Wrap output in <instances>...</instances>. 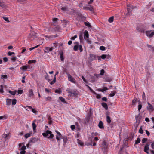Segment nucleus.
<instances>
[{
  "label": "nucleus",
  "mask_w": 154,
  "mask_h": 154,
  "mask_svg": "<svg viewBox=\"0 0 154 154\" xmlns=\"http://www.w3.org/2000/svg\"><path fill=\"white\" fill-rule=\"evenodd\" d=\"M108 143L105 140L103 141L100 146L103 152H106L108 148Z\"/></svg>",
  "instance_id": "obj_1"
},
{
  "label": "nucleus",
  "mask_w": 154,
  "mask_h": 154,
  "mask_svg": "<svg viewBox=\"0 0 154 154\" xmlns=\"http://www.w3.org/2000/svg\"><path fill=\"white\" fill-rule=\"evenodd\" d=\"M42 135L43 136L48 137L50 139H52L54 137L51 132L49 130H47L45 132L43 133Z\"/></svg>",
  "instance_id": "obj_2"
},
{
  "label": "nucleus",
  "mask_w": 154,
  "mask_h": 154,
  "mask_svg": "<svg viewBox=\"0 0 154 154\" xmlns=\"http://www.w3.org/2000/svg\"><path fill=\"white\" fill-rule=\"evenodd\" d=\"M136 6H133L132 5L129 4L127 5V11L128 12L126 14V16H128L130 15L131 14L132 11L133 9Z\"/></svg>",
  "instance_id": "obj_3"
},
{
  "label": "nucleus",
  "mask_w": 154,
  "mask_h": 154,
  "mask_svg": "<svg viewBox=\"0 0 154 154\" xmlns=\"http://www.w3.org/2000/svg\"><path fill=\"white\" fill-rule=\"evenodd\" d=\"M147 109L150 112H152L154 110V107L149 102L147 103Z\"/></svg>",
  "instance_id": "obj_4"
},
{
  "label": "nucleus",
  "mask_w": 154,
  "mask_h": 154,
  "mask_svg": "<svg viewBox=\"0 0 154 154\" xmlns=\"http://www.w3.org/2000/svg\"><path fill=\"white\" fill-rule=\"evenodd\" d=\"M96 55L94 54H90L88 58V61L89 63H91L92 61L96 59Z\"/></svg>",
  "instance_id": "obj_5"
},
{
  "label": "nucleus",
  "mask_w": 154,
  "mask_h": 154,
  "mask_svg": "<svg viewBox=\"0 0 154 154\" xmlns=\"http://www.w3.org/2000/svg\"><path fill=\"white\" fill-rule=\"evenodd\" d=\"M84 9H88L91 11H94V8L93 7L90 5H87L83 7Z\"/></svg>",
  "instance_id": "obj_6"
},
{
  "label": "nucleus",
  "mask_w": 154,
  "mask_h": 154,
  "mask_svg": "<svg viewBox=\"0 0 154 154\" xmlns=\"http://www.w3.org/2000/svg\"><path fill=\"white\" fill-rule=\"evenodd\" d=\"M146 35L149 38H151L154 35V31H147L146 33Z\"/></svg>",
  "instance_id": "obj_7"
},
{
  "label": "nucleus",
  "mask_w": 154,
  "mask_h": 154,
  "mask_svg": "<svg viewBox=\"0 0 154 154\" xmlns=\"http://www.w3.org/2000/svg\"><path fill=\"white\" fill-rule=\"evenodd\" d=\"M59 55L60 58L61 60L63 62L64 61V58L63 57V50H60L59 51Z\"/></svg>",
  "instance_id": "obj_8"
},
{
  "label": "nucleus",
  "mask_w": 154,
  "mask_h": 154,
  "mask_svg": "<svg viewBox=\"0 0 154 154\" xmlns=\"http://www.w3.org/2000/svg\"><path fill=\"white\" fill-rule=\"evenodd\" d=\"M68 80L72 83H75V81L74 79L72 77L71 75L69 73H67Z\"/></svg>",
  "instance_id": "obj_9"
},
{
  "label": "nucleus",
  "mask_w": 154,
  "mask_h": 154,
  "mask_svg": "<svg viewBox=\"0 0 154 154\" xmlns=\"http://www.w3.org/2000/svg\"><path fill=\"white\" fill-rule=\"evenodd\" d=\"M37 38L36 34V33H33L31 32V34L30 35V37H29L31 40H34L35 38Z\"/></svg>",
  "instance_id": "obj_10"
},
{
  "label": "nucleus",
  "mask_w": 154,
  "mask_h": 154,
  "mask_svg": "<svg viewBox=\"0 0 154 154\" xmlns=\"http://www.w3.org/2000/svg\"><path fill=\"white\" fill-rule=\"evenodd\" d=\"M149 144H148V143L146 144L144 148V151L147 154L149 153L148 152V150L149 149Z\"/></svg>",
  "instance_id": "obj_11"
},
{
  "label": "nucleus",
  "mask_w": 154,
  "mask_h": 154,
  "mask_svg": "<svg viewBox=\"0 0 154 154\" xmlns=\"http://www.w3.org/2000/svg\"><path fill=\"white\" fill-rule=\"evenodd\" d=\"M53 46L51 47H45V48H53L60 47V44L57 42L54 43L53 44Z\"/></svg>",
  "instance_id": "obj_12"
},
{
  "label": "nucleus",
  "mask_w": 154,
  "mask_h": 154,
  "mask_svg": "<svg viewBox=\"0 0 154 154\" xmlns=\"http://www.w3.org/2000/svg\"><path fill=\"white\" fill-rule=\"evenodd\" d=\"M34 95L33 90L30 89L29 91L28 97H29L32 98Z\"/></svg>",
  "instance_id": "obj_13"
},
{
  "label": "nucleus",
  "mask_w": 154,
  "mask_h": 154,
  "mask_svg": "<svg viewBox=\"0 0 154 154\" xmlns=\"http://www.w3.org/2000/svg\"><path fill=\"white\" fill-rule=\"evenodd\" d=\"M74 44H75V45H74L73 48H78L79 47V48H82V45H79V43L78 42H74Z\"/></svg>",
  "instance_id": "obj_14"
},
{
  "label": "nucleus",
  "mask_w": 154,
  "mask_h": 154,
  "mask_svg": "<svg viewBox=\"0 0 154 154\" xmlns=\"http://www.w3.org/2000/svg\"><path fill=\"white\" fill-rule=\"evenodd\" d=\"M58 73H59V72L58 71H57L56 72V73L54 75V79L52 81L50 82V84L53 85L55 83V82H56V75H57L58 74Z\"/></svg>",
  "instance_id": "obj_15"
},
{
  "label": "nucleus",
  "mask_w": 154,
  "mask_h": 154,
  "mask_svg": "<svg viewBox=\"0 0 154 154\" xmlns=\"http://www.w3.org/2000/svg\"><path fill=\"white\" fill-rule=\"evenodd\" d=\"M98 127L101 129H103L104 127L103 126V124L102 121H100L98 125Z\"/></svg>",
  "instance_id": "obj_16"
},
{
  "label": "nucleus",
  "mask_w": 154,
  "mask_h": 154,
  "mask_svg": "<svg viewBox=\"0 0 154 154\" xmlns=\"http://www.w3.org/2000/svg\"><path fill=\"white\" fill-rule=\"evenodd\" d=\"M106 121L107 122L108 124H109L111 122V118L106 113Z\"/></svg>",
  "instance_id": "obj_17"
},
{
  "label": "nucleus",
  "mask_w": 154,
  "mask_h": 154,
  "mask_svg": "<svg viewBox=\"0 0 154 154\" xmlns=\"http://www.w3.org/2000/svg\"><path fill=\"white\" fill-rule=\"evenodd\" d=\"M101 105L102 106H103L106 110L108 109V107L107 104L105 103H101Z\"/></svg>",
  "instance_id": "obj_18"
},
{
  "label": "nucleus",
  "mask_w": 154,
  "mask_h": 154,
  "mask_svg": "<svg viewBox=\"0 0 154 154\" xmlns=\"http://www.w3.org/2000/svg\"><path fill=\"white\" fill-rule=\"evenodd\" d=\"M89 34L88 31L87 30H85L84 33V37L85 38H88Z\"/></svg>",
  "instance_id": "obj_19"
},
{
  "label": "nucleus",
  "mask_w": 154,
  "mask_h": 154,
  "mask_svg": "<svg viewBox=\"0 0 154 154\" xmlns=\"http://www.w3.org/2000/svg\"><path fill=\"white\" fill-rule=\"evenodd\" d=\"M108 90V88L106 87H103L102 89H98V91H101L102 92H103L104 91L107 90Z\"/></svg>",
  "instance_id": "obj_20"
},
{
  "label": "nucleus",
  "mask_w": 154,
  "mask_h": 154,
  "mask_svg": "<svg viewBox=\"0 0 154 154\" xmlns=\"http://www.w3.org/2000/svg\"><path fill=\"white\" fill-rule=\"evenodd\" d=\"M6 104L8 106L11 105V100L10 99H7L6 100Z\"/></svg>",
  "instance_id": "obj_21"
},
{
  "label": "nucleus",
  "mask_w": 154,
  "mask_h": 154,
  "mask_svg": "<svg viewBox=\"0 0 154 154\" xmlns=\"http://www.w3.org/2000/svg\"><path fill=\"white\" fill-rule=\"evenodd\" d=\"M90 142H86L85 143V145L88 146H89L92 145V140L91 139H90Z\"/></svg>",
  "instance_id": "obj_22"
},
{
  "label": "nucleus",
  "mask_w": 154,
  "mask_h": 154,
  "mask_svg": "<svg viewBox=\"0 0 154 154\" xmlns=\"http://www.w3.org/2000/svg\"><path fill=\"white\" fill-rule=\"evenodd\" d=\"M37 141V139L36 138L31 139L29 140L30 142L35 143Z\"/></svg>",
  "instance_id": "obj_23"
},
{
  "label": "nucleus",
  "mask_w": 154,
  "mask_h": 154,
  "mask_svg": "<svg viewBox=\"0 0 154 154\" xmlns=\"http://www.w3.org/2000/svg\"><path fill=\"white\" fill-rule=\"evenodd\" d=\"M36 121V120H35L32 123V126L33 127V130H36V125L34 123V122Z\"/></svg>",
  "instance_id": "obj_24"
},
{
  "label": "nucleus",
  "mask_w": 154,
  "mask_h": 154,
  "mask_svg": "<svg viewBox=\"0 0 154 154\" xmlns=\"http://www.w3.org/2000/svg\"><path fill=\"white\" fill-rule=\"evenodd\" d=\"M77 143H78V144H79L81 146H83L84 145V143L82 141H81L80 140H79V139H77Z\"/></svg>",
  "instance_id": "obj_25"
},
{
  "label": "nucleus",
  "mask_w": 154,
  "mask_h": 154,
  "mask_svg": "<svg viewBox=\"0 0 154 154\" xmlns=\"http://www.w3.org/2000/svg\"><path fill=\"white\" fill-rule=\"evenodd\" d=\"M8 92L11 95H14L16 94V92H17V91L15 90V91H12L11 90H9Z\"/></svg>",
  "instance_id": "obj_26"
},
{
  "label": "nucleus",
  "mask_w": 154,
  "mask_h": 154,
  "mask_svg": "<svg viewBox=\"0 0 154 154\" xmlns=\"http://www.w3.org/2000/svg\"><path fill=\"white\" fill-rule=\"evenodd\" d=\"M45 99L46 101H51L52 100V98L50 97H45Z\"/></svg>",
  "instance_id": "obj_27"
},
{
  "label": "nucleus",
  "mask_w": 154,
  "mask_h": 154,
  "mask_svg": "<svg viewBox=\"0 0 154 154\" xmlns=\"http://www.w3.org/2000/svg\"><path fill=\"white\" fill-rule=\"evenodd\" d=\"M1 78L3 79H7L8 78L7 75H3V74H2L1 75Z\"/></svg>",
  "instance_id": "obj_28"
},
{
  "label": "nucleus",
  "mask_w": 154,
  "mask_h": 154,
  "mask_svg": "<svg viewBox=\"0 0 154 154\" xmlns=\"http://www.w3.org/2000/svg\"><path fill=\"white\" fill-rule=\"evenodd\" d=\"M61 135H57L56 136V138L57 141L58 142L59 144V141L60 140V138H61Z\"/></svg>",
  "instance_id": "obj_29"
},
{
  "label": "nucleus",
  "mask_w": 154,
  "mask_h": 154,
  "mask_svg": "<svg viewBox=\"0 0 154 154\" xmlns=\"http://www.w3.org/2000/svg\"><path fill=\"white\" fill-rule=\"evenodd\" d=\"M28 67L26 66H23L22 67H21L20 69L23 71L26 70L27 69Z\"/></svg>",
  "instance_id": "obj_30"
},
{
  "label": "nucleus",
  "mask_w": 154,
  "mask_h": 154,
  "mask_svg": "<svg viewBox=\"0 0 154 154\" xmlns=\"http://www.w3.org/2000/svg\"><path fill=\"white\" fill-rule=\"evenodd\" d=\"M17 59V58L16 56H13L11 57V59L13 62H15L16 60Z\"/></svg>",
  "instance_id": "obj_31"
},
{
  "label": "nucleus",
  "mask_w": 154,
  "mask_h": 154,
  "mask_svg": "<svg viewBox=\"0 0 154 154\" xmlns=\"http://www.w3.org/2000/svg\"><path fill=\"white\" fill-rule=\"evenodd\" d=\"M52 49H45L44 51L45 53H48L49 51H52Z\"/></svg>",
  "instance_id": "obj_32"
},
{
  "label": "nucleus",
  "mask_w": 154,
  "mask_h": 154,
  "mask_svg": "<svg viewBox=\"0 0 154 154\" xmlns=\"http://www.w3.org/2000/svg\"><path fill=\"white\" fill-rule=\"evenodd\" d=\"M114 17L112 16L110 17L108 19V21L110 23H112L113 21Z\"/></svg>",
  "instance_id": "obj_33"
},
{
  "label": "nucleus",
  "mask_w": 154,
  "mask_h": 154,
  "mask_svg": "<svg viewBox=\"0 0 154 154\" xmlns=\"http://www.w3.org/2000/svg\"><path fill=\"white\" fill-rule=\"evenodd\" d=\"M5 5L3 2H0V6L2 7V8H4L5 7Z\"/></svg>",
  "instance_id": "obj_34"
},
{
  "label": "nucleus",
  "mask_w": 154,
  "mask_h": 154,
  "mask_svg": "<svg viewBox=\"0 0 154 154\" xmlns=\"http://www.w3.org/2000/svg\"><path fill=\"white\" fill-rule=\"evenodd\" d=\"M45 78L46 80H48V82H49L50 80L49 79L48 75L47 73H46V74L45 76Z\"/></svg>",
  "instance_id": "obj_35"
},
{
  "label": "nucleus",
  "mask_w": 154,
  "mask_h": 154,
  "mask_svg": "<svg viewBox=\"0 0 154 154\" xmlns=\"http://www.w3.org/2000/svg\"><path fill=\"white\" fill-rule=\"evenodd\" d=\"M16 1L17 2L22 4L23 3H24L26 0H16Z\"/></svg>",
  "instance_id": "obj_36"
},
{
  "label": "nucleus",
  "mask_w": 154,
  "mask_h": 154,
  "mask_svg": "<svg viewBox=\"0 0 154 154\" xmlns=\"http://www.w3.org/2000/svg\"><path fill=\"white\" fill-rule=\"evenodd\" d=\"M137 99L136 98H134L132 100V104L133 105H134L137 102Z\"/></svg>",
  "instance_id": "obj_37"
},
{
  "label": "nucleus",
  "mask_w": 154,
  "mask_h": 154,
  "mask_svg": "<svg viewBox=\"0 0 154 154\" xmlns=\"http://www.w3.org/2000/svg\"><path fill=\"white\" fill-rule=\"evenodd\" d=\"M140 142V139L139 137L137 138V140L135 141V144H137Z\"/></svg>",
  "instance_id": "obj_38"
},
{
  "label": "nucleus",
  "mask_w": 154,
  "mask_h": 154,
  "mask_svg": "<svg viewBox=\"0 0 154 154\" xmlns=\"http://www.w3.org/2000/svg\"><path fill=\"white\" fill-rule=\"evenodd\" d=\"M36 60H30L28 61V63L29 64H30L32 63H35L36 62Z\"/></svg>",
  "instance_id": "obj_39"
},
{
  "label": "nucleus",
  "mask_w": 154,
  "mask_h": 154,
  "mask_svg": "<svg viewBox=\"0 0 154 154\" xmlns=\"http://www.w3.org/2000/svg\"><path fill=\"white\" fill-rule=\"evenodd\" d=\"M142 99L145 101L146 100V96L145 93L144 92H143V94L142 96Z\"/></svg>",
  "instance_id": "obj_40"
},
{
  "label": "nucleus",
  "mask_w": 154,
  "mask_h": 154,
  "mask_svg": "<svg viewBox=\"0 0 154 154\" xmlns=\"http://www.w3.org/2000/svg\"><path fill=\"white\" fill-rule=\"evenodd\" d=\"M116 93V92L114 91H113V92H111L109 94V96L110 97H113L115 95Z\"/></svg>",
  "instance_id": "obj_41"
},
{
  "label": "nucleus",
  "mask_w": 154,
  "mask_h": 154,
  "mask_svg": "<svg viewBox=\"0 0 154 154\" xmlns=\"http://www.w3.org/2000/svg\"><path fill=\"white\" fill-rule=\"evenodd\" d=\"M70 93L72 94H73L74 96H76V95L77 94V93L75 91H72L71 92H70Z\"/></svg>",
  "instance_id": "obj_42"
},
{
  "label": "nucleus",
  "mask_w": 154,
  "mask_h": 154,
  "mask_svg": "<svg viewBox=\"0 0 154 154\" xmlns=\"http://www.w3.org/2000/svg\"><path fill=\"white\" fill-rule=\"evenodd\" d=\"M59 99L61 100V101L63 102H65V99L61 97H59Z\"/></svg>",
  "instance_id": "obj_43"
},
{
  "label": "nucleus",
  "mask_w": 154,
  "mask_h": 154,
  "mask_svg": "<svg viewBox=\"0 0 154 154\" xmlns=\"http://www.w3.org/2000/svg\"><path fill=\"white\" fill-rule=\"evenodd\" d=\"M85 24V26L90 27L91 26L90 23L89 22H85L84 23Z\"/></svg>",
  "instance_id": "obj_44"
},
{
  "label": "nucleus",
  "mask_w": 154,
  "mask_h": 154,
  "mask_svg": "<svg viewBox=\"0 0 154 154\" xmlns=\"http://www.w3.org/2000/svg\"><path fill=\"white\" fill-rule=\"evenodd\" d=\"M3 18L4 19V20L7 21V22H9L10 21H9L8 20V17H3Z\"/></svg>",
  "instance_id": "obj_45"
},
{
  "label": "nucleus",
  "mask_w": 154,
  "mask_h": 154,
  "mask_svg": "<svg viewBox=\"0 0 154 154\" xmlns=\"http://www.w3.org/2000/svg\"><path fill=\"white\" fill-rule=\"evenodd\" d=\"M0 92L3 93V88L2 85H1L0 86Z\"/></svg>",
  "instance_id": "obj_46"
},
{
  "label": "nucleus",
  "mask_w": 154,
  "mask_h": 154,
  "mask_svg": "<svg viewBox=\"0 0 154 154\" xmlns=\"http://www.w3.org/2000/svg\"><path fill=\"white\" fill-rule=\"evenodd\" d=\"M94 94H95L96 95V97L97 99H99L101 97L100 95L98 94H97L95 92V93H94Z\"/></svg>",
  "instance_id": "obj_47"
},
{
  "label": "nucleus",
  "mask_w": 154,
  "mask_h": 154,
  "mask_svg": "<svg viewBox=\"0 0 154 154\" xmlns=\"http://www.w3.org/2000/svg\"><path fill=\"white\" fill-rule=\"evenodd\" d=\"M17 100L15 99H14L13 100L12 102V105H15L16 103Z\"/></svg>",
  "instance_id": "obj_48"
},
{
  "label": "nucleus",
  "mask_w": 154,
  "mask_h": 154,
  "mask_svg": "<svg viewBox=\"0 0 154 154\" xmlns=\"http://www.w3.org/2000/svg\"><path fill=\"white\" fill-rule=\"evenodd\" d=\"M105 71L103 69H102L100 70V75H103Z\"/></svg>",
  "instance_id": "obj_49"
},
{
  "label": "nucleus",
  "mask_w": 154,
  "mask_h": 154,
  "mask_svg": "<svg viewBox=\"0 0 154 154\" xmlns=\"http://www.w3.org/2000/svg\"><path fill=\"white\" fill-rule=\"evenodd\" d=\"M79 39L80 42H82L83 39V37H82V33H81L79 35Z\"/></svg>",
  "instance_id": "obj_50"
},
{
  "label": "nucleus",
  "mask_w": 154,
  "mask_h": 154,
  "mask_svg": "<svg viewBox=\"0 0 154 154\" xmlns=\"http://www.w3.org/2000/svg\"><path fill=\"white\" fill-rule=\"evenodd\" d=\"M139 132L141 134L143 133V131L142 130V126L140 127V128L139 130Z\"/></svg>",
  "instance_id": "obj_51"
},
{
  "label": "nucleus",
  "mask_w": 154,
  "mask_h": 154,
  "mask_svg": "<svg viewBox=\"0 0 154 154\" xmlns=\"http://www.w3.org/2000/svg\"><path fill=\"white\" fill-rule=\"evenodd\" d=\"M30 136V134L29 133H27L25 135V137L26 138H27L28 137Z\"/></svg>",
  "instance_id": "obj_52"
},
{
  "label": "nucleus",
  "mask_w": 154,
  "mask_h": 154,
  "mask_svg": "<svg viewBox=\"0 0 154 154\" xmlns=\"http://www.w3.org/2000/svg\"><path fill=\"white\" fill-rule=\"evenodd\" d=\"M61 9L63 11H65L68 10V8L66 7H62L61 8Z\"/></svg>",
  "instance_id": "obj_53"
},
{
  "label": "nucleus",
  "mask_w": 154,
  "mask_h": 154,
  "mask_svg": "<svg viewBox=\"0 0 154 154\" xmlns=\"http://www.w3.org/2000/svg\"><path fill=\"white\" fill-rule=\"evenodd\" d=\"M147 140V138H144L142 140V143H145Z\"/></svg>",
  "instance_id": "obj_54"
},
{
  "label": "nucleus",
  "mask_w": 154,
  "mask_h": 154,
  "mask_svg": "<svg viewBox=\"0 0 154 154\" xmlns=\"http://www.w3.org/2000/svg\"><path fill=\"white\" fill-rule=\"evenodd\" d=\"M18 94H21L23 93V90H19L17 91Z\"/></svg>",
  "instance_id": "obj_55"
},
{
  "label": "nucleus",
  "mask_w": 154,
  "mask_h": 154,
  "mask_svg": "<svg viewBox=\"0 0 154 154\" xmlns=\"http://www.w3.org/2000/svg\"><path fill=\"white\" fill-rule=\"evenodd\" d=\"M142 107V105L141 104H139L138 106V110L139 111H140V110Z\"/></svg>",
  "instance_id": "obj_56"
},
{
  "label": "nucleus",
  "mask_w": 154,
  "mask_h": 154,
  "mask_svg": "<svg viewBox=\"0 0 154 154\" xmlns=\"http://www.w3.org/2000/svg\"><path fill=\"white\" fill-rule=\"evenodd\" d=\"M14 54V52H11L10 51H9V52H8V55L10 56L12 54Z\"/></svg>",
  "instance_id": "obj_57"
},
{
  "label": "nucleus",
  "mask_w": 154,
  "mask_h": 154,
  "mask_svg": "<svg viewBox=\"0 0 154 154\" xmlns=\"http://www.w3.org/2000/svg\"><path fill=\"white\" fill-rule=\"evenodd\" d=\"M32 112L34 113H36L37 112V111L35 109H33V108L32 109Z\"/></svg>",
  "instance_id": "obj_58"
},
{
  "label": "nucleus",
  "mask_w": 154,
  "mask_h": 154,
  "mask_svg": "<svg viewBox=\"0 0 154 154\" xmlns=\"http://www.w3.org/2000/svg\"><path fill=\"white\" fill-rule=\"evenodd\" d=\"M101 58L103 59H104L106 57V55L105 54H103L101 56Z\"/></svg>",
  "instance_id": "obj_59"
},
{
  "label": "nucleus",
  "mask_w": 154,
  "mask_h": 154,
  "mask_svg": "<svg viewBox=\"0 0 154 154\" xmlns=\"http://www.w3.org/2000/svg\"><path fill=\"white\" fill-rule=\"evenodd\" d=\"M26 149V146H23L21 148V150H25Z\"/></svg>",
  "instance_id": "obj_60"
},
{
  "label": "nucleus",
  "mask_w": 154,
  "mask_h": 154,
  "mask_svg": "<svg viewBox=\"0 0 154 154\" xmlns=\"http://www.w3.org/2000/svg\"><path fill=\"white\" fill-rule=\"evenodd\" d=\"M77 37V35H75L74 36L72 37L71 38L72 40H74L75 38Z\"/></svg>",
  "instance_id": "obj_61"
},
{
  "label": "nucleus",
  "mask_w": 154,
  "mask_h": 154,
  "mask_svg": "<svg viewBox=\"0 0 154 154\" xmlns=\"http://www.w3.org/2000/svg\"><path fill=\"white\" fill-rule=\"evenodd\" d=\"M55 92L56 93H58L59 94H60L61 93V91H60V90H59L58 89H56L55 91Z\"/></svg>",
  "instance_id": "obj_62"
},
{
  "label": "nucleus",
  "mask_w": 154,
  "mask_h": 154,
  "mask_svg": "<svg viewBox=\"0 0 154 154\" xmlns=\"http://www.w3.org/2000/svg\"><path fill=\"white\" fill-rule=\"evenodd\" d=\"M3 137H4L5 139H6L8 137V134H4L3 135Z\"/></svg>",
  "instance_id": "obj_63"
},
{
  "label": "nucleus",
  "mask_w": 154,
  "mask_h": 154,
  "mask_svg": "<svg viewBox=\"0 0 154 154\" xmlns=\"http://www.w3.org/2000/svg\"><path fill=\"white\" fill-rule=\"evenodd\" d=\"M63 140L64 144L66 143L67 142V138H64L63 139Z\"/></svg>",
  "instance_id": "obj_64"
}]
</instances>
